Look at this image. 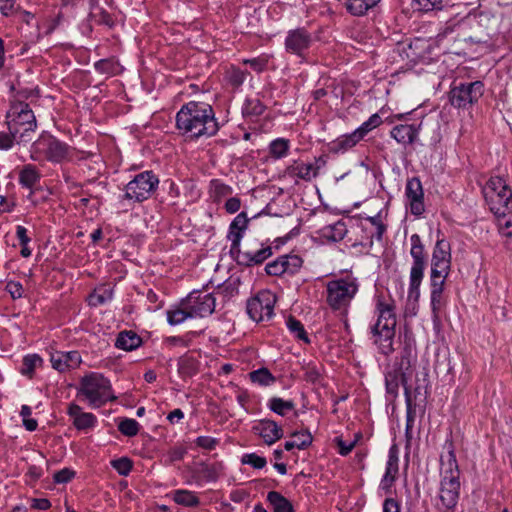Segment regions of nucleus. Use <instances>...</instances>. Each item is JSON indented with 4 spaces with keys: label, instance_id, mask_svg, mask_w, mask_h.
<instances>
[{
    "label": "nucleus",
    "instance_id": "obj_1",
    "mask_svg": "<svg viewBox=\"0 0 512 512\" xmlns=\"http://www.w3.org/2000/svg\"><path fill=\"white\" fill-rule=\"evenodd\" d=\"M176 127L192 138L214 136L219 130L215 113L210 104L190 101L176 114Z\"/></svg>",
    "mask_w": 512,
    "mask_h": 512
},
{
    "label": "nucleus",
    "instance_id": "obj_2",
    "mask_svg": "<svg viewBox=\"0 0 512 512\" xmlns=\"http://www.w3.org/2000/svg\"><path fill=\"white\" fill-rule=\"evenodd\" d=\"M376 314L377 321L371 327L373 342L382 354L390 355L394 351L393 341L397 324L393 302H387L382 297H378Z\"/></svg>",
    "mask_w": 512,
    "mask_h": 512
},
{
    "label": "nucleus",
    "instance_id": "obj_3",
    "mask_svg": "<svg viewBox=\"0 0 512 512\" xmlns=\"http://www.w3.org/2000/svg\"><path fill=\"white\" fill-rule=\"evenodd\" d=\"M441 465L442 478L440 481L439 499L445 509L453 510L459 500L460 470L452 443L448 444L447 455L441 456Z\"/></svg>",
    "mask_w": 512,
    "mask_h": 512
},
{
    "label": "nucleus",
    "instance_id": "obj_4",
    "mask_svg": "<svg viewBox=\"0 0 512 512\" xmlns=\"http://www.w3.org/2000/svg\"><path fill=\"white\" fill-rule=\"evenodd\" d=\"M6 123L9 132L18 137L19 141H30V133L37 128V121L34 112L29 104L23 101H11L10 108L6 113Z\"/></svg>",
    "mask_w": 512,
    "mask_h": 512
},
{
    "label": "nucleus",
    "instance_id": "obj_5",
    "mask_svg": "<svg viewBox=\"0 0 512 512\" xmlns=\"http://www.w3.org/2000/svg\"><path fill=\"white\" fill-rule=\"evenodd\" d=\"M79 393L85 396L93 408H99L107 402L117 399L111 394L110 381L102 374L95 372L85 375L81 379Z\"/></svg>",
    "mask_w": 512,
    "mask_h": 512
},
{
    "label": "nucleus",
    "instance_id": "obj_6",
    "mask_svg": "<svg viewBox=\"0 0 512 512\" xmlns=\"http://www.w3.org/2000/svg\"><path fill=\"white\" fill-rule=\"evenodd\" d=\"M483 194L494 215L512 212V191L503 178L491 177L483 188Z\"/></svg>",
    "mask_w": 512,
    "mask_h": 512
},
{
    "label": "nucleus",
    "instance_id": "obj_7",
    "mask_svg": "<svg viewBox=\"0 0 512 512\" xmlns=\"http://www.w3.org/2000/svg\"><path fill=\"white\" fill-rule=\"evenodd\" d=\"M358 291L355 279L342 278L327 283L326 301L333 310H346Z\"/></svg>",
    "mask_w": 512,
    "mask_h": 512
},
{
    "label": "nucleus",
    "instance_id": "obj_8",
    "mask_svg": "<svg viewBox=\"0 0 512 512\" xmlns=\"http://www.w3.org/2000/svg\"><path fill=\"white\" fill-rule=\"evenodd\" d=\"M158 177L152 171L137 174L125 186L124 198L135 202L147 200L157 189Z\"/></svg>",
    "mask_w": 512,
    "mask_h": 512
},
{
    "label": "nucleus",
    "instance_id": "obj_9",
    "mask_svg": "<svg viewBox=\"0 0 512 512\" xmlns=\"http://www.w3.org/2000/svg\"><path fill=\"white\" fill-rule=\"evenodd\" d=\"M484 94V84L481 81L461 83L452 87L449 100L456 108H468L477 103Z\"/></svg>",
    "mask_w": 512,
    "mask_h": 512
},
{
    "label": "nucleus",
    "instance_id": "obj_10",
    "mask_svg": "<svg viewBox=\"0 0 512 512\" xmlns=\"http://www.w3.org/2000/svg\"><path fill=\"white\" fill-rule=\"evenodd\" d=\"M275 302L276 297L272 292L262 290L247 301V313L255 322L269 320L273 315Z\"/></svg>",
    "mask_w": 512,
    "mask_h": 512
},
{
    "label": "nucleus",
    "instance_id": "obj_11",
    "mask_svg": "<svg viewBox=\"0 0 512 512\" xmlns=\"http://www.w3.org/2000/svg\"><path fill=\"white\" fill-rule=\"evenodd\" d=\"M184 301L191 318L206 317L215 310V298L211 293L193 291Z\"/></svg>",
    "mask_w": 512,
    "mask_h": 512
},
{
    "label": "nucleus",
    "instance_id": "obj_12",
    "mask_svg": "<svg viewBox=\"0 0 512 512\" xmlns=\"http://www.w3.org/2000/svg\"><path fill=\"white\" fill-rule=\"evenodd\" d=\"M271 255L272 248L260 244V248L254 245H248L245 247V250H241L239 246L238 250H235V254L232 256L238 265L251 267L262 264Z\"/></svg>",
    "mask_w": 512,
    "mask_h": 512
},
{
    "label": "nucleus",
    "instance_id": "obj_13",
    "mask_svg": "<svg viewBox=\"0 0 512 512\" xmlns=\"http://www.w3.org/2000/svg\"><path fill=\"white\" fill-rule=\"evenodd\" d=\"M324 164L325 161H323L322 158L315 159L314 163H305L301 160H294L286 167L284 175L296 179V181L303 180L310 182L318 176L319 170Z\"/></svg>",
    "mask_w": 512,
    "mask_h": 512
},
{
    "label": "nucleus",
    "instance_id": "obj_14",
    "mask_svg": "<svg viewBox=\"0 0 512 512\" xmlns=\"http://www.w3.org/2000/svg\"><path fill=\"white\" fill-rule=\"evenodd\" d=\"M313 42L312 35L305 28L290 30L285 38L288 53L303 57Z\"/></svg>",
    "mask_w": 512,
    "mask_h": 512
},
{
    "label": "nucleus",
    "instance_id": "obj_15",
    "mask_svg": "<svg viewBox=\"0 0 512 512\" xmlns=\"http://www.w3.org/2000/svg\"><path fill=\"white\" fill-rule=\"evenodd\" d=\"M405 195L411 213L415 216L421 215L425 210L423 201L424 192L421 181L418 178L414 177L407 181Z\"/></svg>",
    "mask_w": 512,
    "mask_h": 512
},
{
    "label": "nucleus",
    "instance_id": "obj_16",
    "mask_svg": "<svg viewBox=\"0 0 512 512\" xmlns=\"http://www.w3.org/2000/svg\"><path fill=\"white\" fill-rule=\"evenodd\" d=\"M39 145H43L45 147V156L47 160L51 162L61 163L69 156V146L53 136L43 138L39 141Z\"/></svg>",
    "mask_w": 512,
    "mask_h": 512
},
{
    "label": "nucleus",
    "instance_id": "obj_17",
    "mask_svg": "<svg viewBox=\"0 0 512 512\" xmlns=\"http://www.w3.org/2000/svg\"><path fill=\"white\" fill-rule=\"evenodd\" d=\"M252 431L259 435L263 441L272 445L283 437V430L278 424L270 419L259 420L253 427Z\"/></svg>",
    "mask_w": 512,
    "mask_h": 512
},
{
    "label": "nucleus",
    "instance_id": "obj_18",
    "mask_svg": "<svg viewBox=\"0 0 512 512\" xmlns=\"http://www.w3.org/2000/svg\"><path fill=\"white\" fill-rule=\"evenodd\" d=\"M81 356L78 351L51 353L50 362L52 367L59 372H66L77 368L81 364Z\"/></svg>",
    "mask_w": 512,
    "mask_h": 512
},
{
    "label": "nucleus",
    "instance_id": "obj_19",
    "mask_svg": "<svg viewBox=\"0 0 512 512\" xmlns=\"http://www.w3.org/2000/svg\"><path fill=\"white\" fill-rule=\"evenodd\" d=\"M431 269L450 272L451 247L444 239L438 240L433 250Z\"/></svg>",
    "mask_w": 512,
    "mask_h": 512
},
{
    "label": "nucleus",
    "instance_id": "obj_20",
    "mask_svg": "<svg viewBox=\"0 0 512 512\" xmlns=\"http://www.w3.org/2000/svg\"><path fill=\"white\" fill-rule=\"evenodd\" d=\"M248 222L249 220L245 212L239 213L231 222L228 234V238L231 241V255H234L235 250H238L243 237V232L246 230Z\"/></svg>",
    "mask_w": 512,
    "mask_h": 512
},
{
    "label": "nucleus",
    "instance_id": "obj_21",
    "mask_svg": "<svg viewBox=\"0 0 512 512\" xmlns=\"http://www.w3.org/2000/svg\"><path fill=\"white\" fill-rule=\"evenodd\" d=\"M410 242V255L413 258V264L410 272H416V274L424 275V269L426 266L424 245L422 244L421 238L418 234L411 235Z\"/></svg>",
    "mask_w": 512,
    "mask_h": 512
},
{
    "label": "nucleus",
    "instance_id": "obj_22",
    "mask_svg": "<svg viewBox=\"0 0 512 512\" xmlns=\"http://www.w3.org/2000/svg\"><path fill=\"white\" fill-rule=\"evenodd\" d=\"M398 449L396 445H393L389 449L388 461L386 464L385 474L381 480L380 486L386 492L390 491L393 483L396 480L398 474Z\"/></svg>",
    "mask_w": 512,
    "mask_h": 512
},
{
    "label": "nucleus",
    "instance_id": "obj_23",
    "mask_svg": "<svg viewBox=\"0 0 512 512\" xmlns=\"http://www.w3.org/2000/svg\"><path fill=\"white\" fill-rule=\"evenodd\" d=\"M363 138L364 137L362 136L361 132L356 129L352 133L339 136L337 139L330 142L328 145L329 151L335 154L344 153L354 147Z\"/></svg>",
    "mask_w": 512,
    "mask_h": 512
},
{
    "label": "nucleus",
    "instance_id": "obj_24",
    "mask_svg": "<svg viewBox=\"0 0 512 512\" xmlns=\"http://www.w3.org/2000/svg\"><path fill=\"white\" fill-rule=\"evenodd\" d=\"M390 134L400 144H412L417 139L418 128L414 125L400 124L395 126Z\"/></svg>",
    "mask_w": 512,
    "mask_h": 512
},
{
    "label": "nucleus",
    "instance_id": "obj_25",
    "mask_svg": "<svg viewBox=\"0 0 512 512\" xmlns=\"http://www.w3.org/2000/svg\"><path fill=\"white\" fill-rule=\"evenodd\" d=\"M385 382H386L387 393H389L393 396L397 395L399 384L401 383L405 390L407 406L411 405L410 391L406 385V380H405V376L403 373H399L396 371L390 372L386 375Z\"/></svg>",
    "mask_w": 512,
    "mask_h": 512
},
{
    "label": "nucleus",
    "instance_id": "obj_26",
    "mask_svg": "<svg viewBox=\"0 0 512 512\" xmlns=\"http://www.w3.org/2000/svg\"><path fill=\"white\" fill-rule=\"evenodd\" d=\"M142 343L141 338L131 330H125L118 334L115 346L125 351H132Z\"/></svg>",
    "mask_w": 512,
    "mask_h": 512
},
{
    "label": "nucleus",
    "instance_id": "obj_27",
    "mask_svg": "<svg viewBox=\"0 0 512 512\" xmlns=\"http://www.w3.org/2000/svg\"><path fill=\"white\" fill-rule=\"evenodd\" d=\"M41 179V174L36 166L32 164L24 165L19 173V182L26 188H32Z\"/></svg>",
    "mask_w": 512,
    "mask_h": 512
},
{
    "label": "nucleus",
    "instance_id": "obj_28",
    "mask_svg": "<svg viewBox=\"0 0 512 512\" xmlns=\"http://www.w3.org/2000/svg\"><path fill=\"white\" fill-rule=\"evenodd\" d=\"M347 233L346 225L342 221L327 225L321 229V235L329 241H341Z\"/></svg>",
    "mask_w": 512,
    "mask_h": 512
},
{
    "label": "nucleus",
    "instance_id": "obj_29",
    "mask_svg": "<svg viewBox=\"0 0 512 512\" xmlns=\"http://www.w3.org/2000/svg\"><path fill=\"white\" fill-rule=\"evenodd\" d=\"M267 500L273 512H294L291 502L277 491H270Z\"/></svg>",
    "mask_w": 512,
    "mask_h": 512
},
{
    "label": "nucleus",
    "instance_id": "obj_30",
    "mask_svg": "<svg viewBox=\"0 0 512 512\" xmlns=\"http://www.w3.org/2000/svg\"><path fill=\"white\" fill-rule=\"evenodd\" d=\"M172 498L175 503L184 507H196L200 503L199 497L195 492L185 489L175 490L172 493Z\"/></svg>",
    "mask_w": 512,
    "mask_h": 512
},
{
    "label": "nucleus",
    "instance_id": "obj_31",
    "mask_svg": "<svg viewBox=\"0 0 512 512\" xmlns=\"http://www.w3.org/2000/svg\"><path fill=\"white\" fill-rule=\"evenodd\" d=\"M379 1L380 0H347L345 7L352 15L362 16Z\"/></svg>",
    "mask_w": 512,
    "mask_h": 512
},
{
    "label": "nucleus",
    "instance_id": "obj_32",
    "mask_svg": "<svg viewBox=\"0 0 512 512\" xmlns=\"http://www.w3.org/2000/svg\"><path fill=\"white\" fill-rule=\"evenodd\" d=\"M11 91L15 92L11 101H23L29 98L38 97L37 87H24L20 79H17L10 87Z\"/></svg>",
    "mask_w": 512,
    "mask_h": 512
},
{
    "label": "nucleus",
    "instance_id": "obj_33",
    "mask_svg": "<svg viewBox=\"0 0 512 512\" xmlns=\"http://www.w3.org/2000/svg\"><path fill=\"white\" fill-rule=\"evenodd\" d=\"M250 380L260 386H270L276 382L275 376L267 368H259L249 373Z\"/></svg>",
    "mask_w": 512,
    "mask_h": 512
},
{
    "label": "nucleus",
    "instance_id": "obj_34",
    "mask_svg": "<svg viewBox=\"0 0 512 512\" xmlns=\"http://www.w3.org/2000/svg\"><path fill=\"white\" fill-rule=\"evenodd\" d=\"M190 317V311L185 305V301L181 302V306L167 311V320L170 325H178L183 323Z\"/></svg>",
    "mask_w": 512,
    "mask_h": 512
},
{
    "label": "nucleus",
    "instance_id": "obj_35",
    "mask_svg": "<svg viewBox=\"0 0 512 512\" xmlns=\"http://www.w3.org/2000/svg\"><path fill=\"white\" fill-rule=\"evenodd\" d=\"M289 147H290L289 140L284 139V138H278L270 143L269 152L273 158L281 159V158L287 156Z\"/></svg>",
    "mask_w": 512,
    "mask_h": 512
},
{
    "label": "nucleus",
    "instance_id": "obj_36",
    "mask_svg": "<svg viewBox=\"0 0 512 512\" xmlns=\"http://www.w3.org/2000/svg\"><path fill=\"white\" fill-rule=\"evenodd\" d=\"M268 407L276 414L284 416L288 411L294 409L293 401L273 397L269 400Z\"/></svg>",
    "mask_w": 512,
    "mask_h": 512
},
{
    "label": "nucleus",
    "instance_id": "obj_37",
    "mask_svg": "<svg viewBox=\"0 0 512 512\" xmlns=\"http://www.w3.org/2000/svg\"><path fill=\"white\" fill-rule=\"evenodd\" d=\"M430 305L434 318H438L440 311L445 306L444 289H431Z\"/></svg>",
    "mask_w": 512,
    "mask_h": 512
},
{
    "label": "nucleus",
    "instance_id": "obj_38",
    "mask_svg": "<svg viewBox=\"0 0 512 512\" xmlns=\"http://www.w3.org/2000/svg\"><path fill=\"white\" fill-rule=\"evenodd\" d=\"M287 328L295 337L299 340H303L305 343H309L310 340L304 329L303 324L293 316H289L286 321Z\"/></svg>",
    "mask_w": 512,
    "mask_h": 512
},
{
    "label": "nucleus",
    "instance_id": "obj_39",
    "mask_svg": "<svg viewBox=\"0 0 512 512\" xmlns=\"http://www.w3.org/2000/svg\"><path fill=\"white\" fill-rule=\"evenodd\" d=\"M178 372L184 378L192 377L197 372L196 361L193 358L181 357L178 361Z\"/></svg>",
    "mask_w": 512,
    "mask_h": 512
},
{
    "label": "nucleus",
    "instance_id": "obj_40",
    "mask_svg": "<svg viewBox=\"0 0 512 512\" xmlns=\"http://www.w3.org/2000/svg\"><path fill=\"white\" fill-rule=\"evenodd\" d=\"M418 6V9L424 12L429 11H440L448 6V0H414Z\"/></svg>",
    "mask_w": 512,
    "mask_h": 512
},
{
    "label": "nucleus",
    "instance_id": "obj_41",
    "mask_svg": "<svg viewBox=\"0 0 512 512\" xmlns=\"http://www.w3.org/2000/svg\"><path fill=\"white\" fill-rule=\"evenodd\" d=\"M42 359L37 354L27 355L23 358L21 373L32 377L37 365L41 364Z\"/></svg>",
    "mask_w": 512,
    "mask_h": 512
},
{
    "label": "nucleus",
    "instance_id": "obj_42",
    "mask_svg": "<svg viewBox=\"0 0 512 512\" xmlns=\"http://www.w3.org/2000/svg\"><path fill=\"white\" fill-rule=\"evenodd\" d=\"M424 275L416 274V272H410L408 298L418 301L420 297V285Z\"/></svg>",
    "mask_w": 512,
    "mask_h": 512
},
{
    "label": "nucleus",
    "instance_id": "obj_43",
    "mask_svg": "<svg viewBox=\"0 0 512 512\" xmlns=\"http://www.w3.org/2000/svg\"><path fill=\"white\" fill-rule=\"evenodd\" d=\"M283 262L285 273L294 274L302 266L303 260L298 255H284L280 256Z\"/></svg>",
    "mask_w": 512,
    "mask_h": 512
},
{
    "label": "nucleus",
    "instance_id": "obj_44",
    "mask_svg": "<svg viewBox=\"0 0 512 512\" xmlns=\"http://www.w3.org/2000/svg\"><path fill=\"white\" fill-rule=\"evenodd\" d=\"M265 110V106L259 99H247L243 107V114L245 116H259Z\"/></svg>",
    "mask_w": 512,
    "mask_h": 512
},
{
    "label": "nucleus",
    "instance_id": "obj_45",
    "mask_svg": "<svg viewBox=\"0 0 512 512\" xmlns=\"http://www.w3.org/2000/svg\"><path fill=\"white\" fill-rule=\"evenodd\" d=\"M118 430L125 436L133 437L139 432V423L131 418H125L118 424Z\"/></svg>",
    "mask_w": 512,
    "mask_h": 512
},
{
    "label": "nucleus",
    "instance_id": "obj_46",
    "mask_svg": "<svg viewBox=\"0 0 512 512\" xmlns=\"http://www.w3.org/2000/svg\"><path fill=\"white\" fill-rule=\"evenodd\" d=\"M449 275L447 271L431 269L430 287L431 289H444L445 281Z\"/></svg>",
    "mask_w": 512,
    "mask_h": 512
},
{
    "label": "nucleus",
    "instance_id": "obj_47",
    "mask_svg": "<svg viewBox=\"0 0 512 512\" xmlns=\"http://www.w3.org/2000/svg\"><path fill=\"white\" fill-rule=\"evenodd\" d=\"M96 423V417L92 413L84 412L82 415H79L74 421L73 424L78 430H86L94 427Z\"/></svg>",
    "mask_w": 512,
    "mask_h": 512
},
{
    "label": "nucleus",
    "instance_id": "obj_48",
    "mask_svg": "<svg viewBox=\"0 0 512 512\" xmlns=\"http://www.w3.org/2000/svg\"><path fill=\"white\" fill-rule=\"evenodd\" d=\"M498 219V226L500 231L505 236H512V212L505 213L504 215H495Z\"/></svg>",
    "mask_w": 512,
    "mask_h": 512
},
{
    "label": "nucleus",
    "instance_id": "obj_49",
    "mask_svg": "<svg viewBox=\"0 0 512 512\" xmlns=\"http://www.w3.org/2000/svg\"><path fill=\"white\" fill-rule=\"evenodd\" d=\"M111 465L122 476H127L132 469V461L127 457L113 460Z\"/></svg>",
    "mask_w": 512,
    "mask_h": 512
},
{
    "label": "nucleus",
    "instance_id": "obj_50",
    "mask_svg": "<svg viewBox=\"0 0 512 512\" xmlns=\"http://www.w3.org/2000/svg\"><path fill=\"white\" fill-rule=\"evenodd\" d=\"M381 123V117L377 113H375L371 115L369 119L362 123V125L357 129L359 132H361L362 136L364 137L369 131L378 127Z\"/></svg>",
    "mask_w": 512,
    "mask_h": 512
},
{
    "label": "nucleus",
    "instance_id": "obj_51",
    "mask_svg": "<svg viewBox=\"0 0 512 512\" xmlns=\"http://www.w3.org/2000/svg\"><path fill=\"white\" fill-rule=\"evenodd\" d=\"M298 449H305L312 443V436L308 431L294 432L291 435Z\"/></svg>",
    "mask_w": 512,
    "mask_h": 512
},
{
    "label": "nucleus",
    "instance_id": "obj_52",
    "mask_svg": "<svg viewBox=\"0 0 512 512\" xmlns=\"http://www.w3.org/2000/svg\"><path fill=\"white\" fill-rule=\"evenodd\" d=\"M360 438H361V435L360 434H356L355 435V439L353 441L347 442V441H344L342 438L337 437L335 439V441H336L337 446L339 448V453L342 456L348 455L352 451V449L355 447L356 443L358 442V440Z\"/></svg>",
    "mask_w": 512,
    "mask_h": 512
},
{
    "label": "nucleus",
    "instance_id": "obj_53",
    "mask_svg": "<svg viewBox=\"0 0 512 512\" xmlns=\"http://www.w3.org/2000/svg\"><path fill=\"white\" fill-rule=\"evenodd\" d=\"M195 444L201 449L211 451L219 444V440L210 436H199L195 440Z\"/></svg>",
    "mask_w": 512,
    "mask_h": 512
},
{
    "label": "nucleus",
    "instance_id": "obj_54",
    "mask_svg": "<svg viewBox=\"0 0 512 512\" xmlns=\"http://www.w3.org/2000/svg\"><path fill=\"white\" fill-rule=\"evenodd\" d=\"M242 462L251 465L253 468L261 469L266 465V459L255 453L244 455Z\"/></svg>",
    "mask_w": 512,
    "mask_h": 512
},
{
    "label": "nucleus",
    "instance_id": "obj_55",
    "mask_svg": "<svg viewBox=\"0 0 512 512\" xmlns=\"http://www.w3.org/2000/svg\"><path fill=\"white\" fill-rule=\"evenodd\" d=\"M283 267V262L279 257L276 260L268 263L265 267V271L267 272L268 275L281 276L285 274V268Z\"/></svg>",
    "mask_w": 512,
    "mask_h": 512
},
{
    "label": "nucleus",
    "instance_id": "obj_56",
    "mask_svg": "<svg viewBox=\"0 0 512 512\" xmlns=\"http://www.w3.org/2000/svg\"><path fill=\"white\" fill-rule=\"evenodd\" d=\"M244 63L248 64L254 71L262 72L268 64V59L266 57H257L244 60Z\"/></svg>",
    "mask_w": 512,
    "mask_h": 512
},
{
    "label": "nucleus",
    "instance_id": "obj_57",
    "mask_svg": "<svg viewBox=\"0 0 512 512\" xmlns=\"http://www.w3.org/2000/svg\"><path fill=\"white\" fill-rule=\"evenodd\" d=\"M75 475V472L68 469V468H64L58 472H56L54 474V481L56 483H67L69 482L70 480H72V478L74 477Z\"/></svg>",
    "mask_w": 512,
    "mask_h": 512
},
{
    "label": "nucleus",
    "instance_id": "obj_58",
    "mask_svg": "<svg viewBox=\"0 0 512 512\" xmlns=\"http://www.w3.org/2000/svg\"><path fill=\"white\" fill-rule=\"evenodd\" d=\"M7 291L10 293L13 299H19L23 295V286L19 282H8L6 285Z\"/></svg>",
    "mask_w": 512,
    "mask_h": 512
},
{
    "label": "nucleus",
    "instance_id": "obj_59",
    "mask_svg": "<svg viewBox=\"0 0 512 512\" xmlns=\"http://www.w3.org/2000/svg\"><path fill=\"white\" fill-rule=\"evenodd\" d=\"M212 185L214 188V193L218 197L227 196V195L231 194V192H232L230 186H228L224 183H221L217 180L212 181Z\"/></svg>",
    "mask_w": 512,
    "mask_h": 512
},
{
    "label": "nucleus",
    "instance_id": "obj_60",
    "mask_svg": "<svg viewBox=\"0 0 512 512\" xmlns=\"http://www.w3.org/2000/svg\"><path fill=\"white\" fill-rule=\"evenodd\" d=\"M95 67L102 73L112 74L115 72V65L111 60H100L95 64Z\"/></svg>",
    "mask_w": 512,
    "mask_h": 512
},
{
    "label": "nucleus",
    "instance_id": "obj_61",
    "mask_svg": "<svg viewBox=\"0 0 512 512\" xmlns=\"http://www.w3.org/2000/svg\"><path fill=\"white\" fill-rule=\"evenodd\" d=\"M246 75L239 69H233L230 73L229 80L233 86H240L245 81Z\"/></svg>",
    "mask_w": 512,
    "mask_h": 512
},
{
    "label": "nucleus",
    "instance_id": "obj_62",
    "mask_svg": "<svg viewBox=\"0 0 512 512\" xmlns=\"http://www.w3.org/2000/svg\"><path fill=\"white\" fill-rule=\"evenodd\" d=\"M368 220L371 222L372 225L376 227V237L378 240H381L383 233L386 230L385 225L382 223L380 215H376L373 217H369Z\"/></svg>",
    "mask_w": 512,
    "mask_h": 512
},
{
    "label": "nucleus",
    "instance_id": "obj_63",
    "mask_svg": "<svg viewBox=\"0 0 512 512\" xmlns=\"http://www.w3.org/2000/svg\"><path fill=\"white\" fill-rule=\"evenodd\" d=\"M93 17L96 19L98 23L104 24L108 27H112L114 24L111 15L104 10H100L99 13L93 14Z\"/></svg>",
    "mask_w": 512,
    "mask_h": 512
},
{
    "label": "nucleus",
    "instance_id": "obj_64",
    "mask_svg": "<svg viewBox=\"0 0 512 512\" xmlns=\"http://www.w3.org/2000/svg\"><path fill=\"white\" fill-rule=\"evenodd\" d=\"M383 512H401L399 502L394 498H386L383 502Z\"/></svg>",
    "mask_w": 512,
    "mask_h": 512
}]
</instances>
